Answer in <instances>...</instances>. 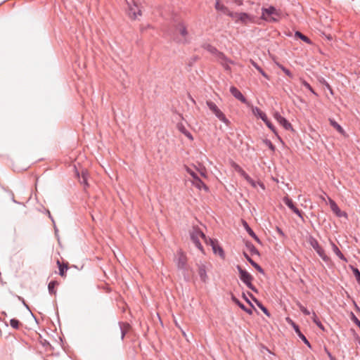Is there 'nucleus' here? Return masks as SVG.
<instances>
[{"label":"nucleus","mask_w":360,"mask_h":360,"mask_svg":"<svg viewBox=\"0 0 360 360\" xmlns=\"http://www.w3.org/2000/svg\"><path fill=\"white\" fill-rule=\"evenodd\" d=\"M276 231L278 232V233L281 236H282V237L285 236V234H284L283 231L278 226H276Z\"/></svg>","instance_id":"nucleus-45"},{"label":"nucleus","mask_w":360,"mask_h":360,"mask_svg":"<svg viewBox=\"0 0 360 360\" xmlns=\"http://www.w3.org/2000/svg\"><path fill=\"white\" fill-rule=\"evenodd\" d=\"M2 314H3L4 316H6V312H4V311H3V312H2Z\"/></svg>","instance_id":"nucleus-52"},{"label":"nucleus","mask_w":360,"mask_h":360,"mask_svg":"<svg viewBox=\"0 0 360 360\" xmlns=\"http://www.w3.org/2000/svg\"><path fill=\"white\" fill-rule=\"evenodd\" d=\"M286 321L288 323H290L293 329L295 330V333L298 335V337L304 342L305 345H307L309 347H311V345L309 342V340L307 339V338L302 334V333L300 331V328L298 325H297L290 318L288 317L286 318Z\"/></svg>","instance_id":"nucleus-10"},{"label":"nucleus","mask_w":360,"mask_h":360,"mask_svg":"<svg viewBox=\"0 0 360 360\" xmlns=\"http://www.w3.org/2000/svg\"><path fill=\"white\" fill-rule=\"evenodd\" d=\"M254 22V17L247 13H240L238 23L248 25Z\"/></svg>","instance_id":"nucleus-15"},{"label":"nucleus","mask_w":360,"mask_h":360,"mask_svg":"<svg viewBox=\"0 0 360 360\" xmlns=\"http://www.w3.org/2000/svg\"><path fill=\"white\" fill-rule=\"evenodd\" d=\"M11 326L15 329H18L20 325V322L16 319H12L10 321Z\"/></svg>","instance_id":"nucleus-42"},{"label":"nucleus","mask_w":360,"mask_h":360,"mask_svg":"<svg viewBox=\"0 0 360 360\" xmlns=\"http://www.w3.org/2000/svg\"><path fill=\"white\" fill-rule=\"evenodd\" d=\"M243 255L245 257V259L248 261V262L252 266H254L259 273H261V274L264 273V269L257 263H256L254 260H252V258L246 252H244Z\"/></svg>","instance_id":"nucleus-18"},{"label":"nucleus","mask_w":360,"mask_h":360,"mask_svg":"<svg viewBox=\"0 0 360 360\" xmlns=\"http://www.w3.org/2000/svg\"><path fill=\"white\" fill-rule=\"evenodd\" d=\"M330 125L335 128L340 134L345 136L344 129L333 119H329Z\"/></svg>","instance_id":"nucleus-23"},{"label":"nucleus","mask_w":360,"mask_h":360,"mask_svg":"<svg viewBox=\"0 0 360 360\" xmlns=\"http://www.w3.org/2000/svg\"><path fill=\"white\" fill-rule=\"evenodd\" d=\"M285 202L290 203V202H292V201H290V200H289L288 199L286 198V202Z\"/></svg>","instance_id":"nucleus-51"},{"label":"nucleus","mask_w":360,"mask_h":360,"mask_svg":"<svg viewBox=\"0 0 360 360\" xmlns=\"http://www.w3.org/2000/svg\"><path fill=\"white\" fill-rule=\"evenodd\" d=\"M266 125L274 132V134L279 139H281L280 136H278L277 131L275 128V127L272 124V123L268 120V118L266 120V122H264Z\"/></svg>","instance_id":"nucleus-38"},{"label":"nucleus","mask_w":360,"mask_h":360,"mask_svg":"<svg viewBox=\"0 0 360 360\" xmlns=\"http://www.w3.org/2000/svg\"><path fill=\"white\" fill-rule=\"evenodd\" d=\"M8 195H10L11 199L12 200V201H13L14 203L18 202L14 199V195H13V194L12 193H8Z\"/></svg>","instance_id":"nucleus-49"},{"label":"nucleus","mask_w":360,"mask_h":360,"mask_svg":"<svg viewBox=\"0 0 360 360\" xmlns=\"http://www.w3.org/2000/svg\"><path fill=\"white\" fill-rule=\"evenodd\" d=\"M243 225L246 231L248 233V234L251 237H252L257 242L260 243L259 238L257 237V236L255 234L253 230L249 226L248 224L244 220L243 221Z\"/></svg>","instance_id":"nucleus-22"},{"label":"nucleus","mask_w":360,"mask_h":360,"mask_svg":"<svg viewBox=\"0 0 360 360\" xmlns=\"http://www.w3.org/2000/svg\"><path fill=\"white\" fill-rule=\"evenodd\" d=\"M191 239L195 244V247L204 253L203 247L200 241L202 238L206 243L208 244V240L205 233L198 226H193L190 232Z\"/></svg>","instance_id":"nucleus-3"},{"label":"nucleus","mask_w":360,"mask_h":360,"mask_svg":"<svg viewBox=\"0 0 360 360\" xmlns=\"http://www.w3.org/2000/svg\"><path fill=\"white\" fill-rule=\"evenodd\" d=\"M208 243L210 244V245L212 246V250L214 254L219 255L222 259L224 258L225 254H224V250L222 249L221 247H220L218 245L217 241H215L214 240H213L212 238H209Z\"/></svg>","instance_id":"nucleus-13"},{"label":"nucleus","mask_w":360,"mask_h":360,"mask_svg":"<svg viewBox=\"0 0 360 360\" xmlns=\"http://www.w3.org/2000/svg\"><path fill=\"white\" fill-rule=\"evenodd\" d=\"M301 84L306 87L307 89H309L312 94H316L311 86L304 79H300Z\"/></svg>","instance_id":"nucleus-40"},{"label":"nucleus","mask_w":360,"mask_h":360,"mask_svg":"<svg viewBox=\"0 0 360 360\" xmlns=\"http://www.w3.org/2000/svg\"><path fill=\"white\" fill-rule=\"evenodd\" d=\"M206 104L208 108L212 111L213 114L225 124L229 125L230 121L226 117L225 115L221 110L217 107V105L211 101H207Z\"/></svg>","instance_id":"nucleus-7"},{"label":"nucleus","mask_w":360,"mask_h":360,"mask_svg":"<svg viewBox=\"0 0 360 360\" xmlns=\"http://www.w3.org/2000/svg\"><path fill=\"white\" fill-rule=\"evenodd\" d=\"M58 285V283L56 281H51L48 285L49 292L51 295H56V291L55 290V287Z\"/></svg>","instance_id":"nucleus-33"},{"label":"nucleus","mask_w":360,"mask_h":360,"mask_svg":"<svg viewBox=\"0 0 360 360\" xmlns=\"http://www.w3.org/2000/svg\"><path fill=\"white\" fill-rule=\"evenodd\" d=\"M354 275L356 278V281L360 284V271L358 269H354Z\"/></svg>","instance_id":"nucleus-44"},{"label":"nucleus","mask_w":360,"mask_h":360,"mask_svg":"<svg viewBox=\"0 0 360 360\" xmlns=\"http://www.w3.org/2000/svg\"><path fill=\"white\" fill-rule=\"evenodd\" d=\"M175 262L176 264L177 268L179 270H182L186 271L187 269V257L186 255L181 251L179 250L177 252Z\"/></svg>","instance_id":"nucleus-9"},{"label":"nucleus","mask_w":360,"mask_h":360,"mask_svg":"<svg viewBox=\"0 0 360 360\" xmlns=\"http://www.w3.org/2000/svg\"><path fill=\"white\" fill-rule=\"evenodd\" d=\"M252 113L255 115L259 117L262 120L263 122H266V120L268 118L266 113L262 112L259 108L257 107H252Z\"/></svg>","instance_id":"nucleus-20"},{"label":"nucleus","mask_w":360,"mask_h":360,"mask_svg":"<svg viewBox=\"0 0 360 360\" xmlns=\"http://www.w3.org/2000/svg\"><path fill=\"white\" fill-rule=\"evenodd\" d=\"M295 37L300 38V39H302L303 41L306 42L307 44H311V39L299 31H297L295 32Z\"/></svg>","instance_id":"nucleus-34"},{"label":"nucleus","mask_w":360,"mask_h":360,"mask_svg":"<svg viewBox=\"0 0 360 360\" xmlns=\"http://www.w3.org/2000/svg\"><path fill=\"white\" fill-rule=\"evenodd\" d=\"M327 354L330 360H336V359L331 354L330 352L327 351Z\"/></svg>","instance_id":"nucleus-48"},{"label":"nucleus","mask_w":360,"mask_h":360,"mask_svg":"<svg viewBox=\"0 0 360 360\" xmlns=\"http://www.w3.org/2000/svg\"><path fill=\"white\" fill-rule=\"evenodd\" d=\"M119 325L121 331V338L123 340L130 326L128 323H124L121 322L119 323Z\"/></svg>","instance_id":"nucleus-28"},{"label":"nucleus","mask_w":360,"mask_h":360,"mask_svg":"<svg viewBox=\"0 0 360 360\" xmlns=\"http://www.w3.org/2000/svg\"><path fill=\"white\" fill-rule=\"evenodd\" d=\"M330 208L332 211L339 217H347V213L345 212L341 211V210L338 206V204H330Z\"/></svg>","instance_id":"nucleus-21"},{"label":"nucleus","mask_w":360,"mask_h":360,"mask_svg":"<svg viewBox=\"0 0 360 360\" xmlns=\"http://www.w3.org/2000/svg\"><path fill=\"white\" fill-rule=\"evenodd\" d=\"M235 3L238 5V6H240L243 4V0H235Z\"/></svg>","instance_id":"nucleus-50"},{"label":"nucleus","mask_w":360,"mask_h":360,"mask_svg":"<svg viewBox=\"0 0 360 360\" xmlns=\"http://www.w3.org/2000/svg\"><path fill=\"white\" fill-rule=\"evenodd\" d=\"M59 269V274L60 276L64 277L66 276V271L68 269V264H61L59 260L57 261Z\"/></svg>","instance_id":"nucleus-26"},{"label":"nucleus","mask_w":360,"mask_h":360,"mask_svg":"<svg viewBox=\"0 0 360 360\" xmlns=\"http://www.w3.org/2000/svg\"><path fill=\"white\" fill-rule=\"evenodd\" d=\"M277 66L289 77L292 78L293 75L292 73L286 68H285L283 65L280 63H277Z\"/></svg>","instance_id":"nucleus-39"},{"label":"nucleus","mask_w":360,"mask_h":360,"mask_svg":"<svg viewBox=\"0 0 360 360\" xmlns=\"http://www.w3.org/2000/svg\"><path fill=\"white\" fill-rule=\"evenodd\" d=\"M359 344L360 345V339H359Z\"/></svg>","instance_id":"nucleus-56"},{"label":"nucleus","mask_w":360,"mask_h":360,"mask_svg":"<svg viewBox=\"0 0 360 360\" xmlns=\"http://www.w3.org/2000/svg\"><path fill=\"white\" fill-rule=\"evenodd\" d=\"M215 8L217 11H222L226 15L227 14V13L229 11V9L226 6H224L223 4H221L220 1L219 2H216V4H215Z\"/></svg>","instance_id":"nucleus-37"},{"label":"nucleus","mask_w":360,"mask_h":360,"mask_svg":"<svg viewBox=\"0 0 360 360\" xmlns=\"http://www.w3.org/2000/svg\"><path fill=\"white\" fill-rule=\"evenodd\" d=\"M285 15V13L281 8L274 6L262 8L261 19L269 23L278 22L283 18Z\"/></svg>","instance_id":"nucleus-1"},{"label":"nucleus","mask_w":360,"mask_h":360,"mask_svg":"<svg viewBox=\"0 0 360 360\" xmlns=\"http://www.w3.org/2000/svg\"><path fill=\"white\" fill-rule=\"evenodd\" d=\"M308 243L324 262H328L330 261V257L327 256L324 250L319 245L318 240L315 238L313 236H309Z\"/></svg>","instance_id":"nucleus-6"},{"label":"nucleus","mask_w":360,"mask_h":360,"mask_svg":"<svg viewBox=\"0 0 360 360\" xmlns=\"http://www.w3.org/2000/svg\"><path fill=\"white\" fill-rule=\"evenodd\" d=\"M243 297H244V299L245 300V301L250 305V307L252 308H254L255 307L253 306V304L251 303V302L249 300V299L248 297H246L245 295L243 293Z\"/></svg>","instance_id":"nucleus-47"},{"label":"nucleus","mask_w":360,"mask_h":360,"mask_svg":"<svg viewBox=\"0 0 360 360\" xmlns=\"http://www.w3.org/2000/svg\"><path fill=\"white\" fill-rule=\"evenodd\" d=\"M231 94L238 101H241L243 103L247 104V99L243 95V94L235 86H231L230 88Z\"/></svg>","instance_id":"nucleus-14"},{"label":"nucleus","mask_w":360,"mask_h":360,"mask_svg":"<svg viewBox=\"0 0 360 360\" xmlns=\"http://www.w3.org/2000/svg\"><path fill=\"white\" fill-rule=\"evenodd\" d=\"M236 269L239 273V278L240 281L246 285V286L252 291L257 292V288L252 285V282L254 279L253 276L248 273L246 270L242 269L240 265L236 266Z\"/></svg>","instance_id":"nucleus-5"},{"label":"nucleus","mask_w":360,"mask_h":360,"mask_svg":"<svg viewBox=\"0 0 360 360\" xmlns=\"http://www.w3.org/2000/svg\"><path fill=\"white\" fill-rule=\"evenodd\" d=\"M234 168L253 188H257V186H259L264 189L263 183L253 180L239 165H235Z\"/></svg>","instance_id":"nucleus-8"},{"label":"nucleus","mask_w":360,"mask_h":360,"mask_svg":"<svg viewBox=\"0 0 360 360\" xmlns=\"http://www.w3.org/2000/svg\"><path fill=\"white\" fill-rule=\"evenodd\" d=\"M188 31L186 25L183 22H179L176 26L175 33L172 37L173 39L179 43L188 42Z\"/></svg>","instance_id":"nucleus-4"},{"label":"nucleus","mask_w":360,"mask_h":360,"mask_svg":"<svg viewBox=\"0 0 360 360\" xmlns=\"http://www.w3.org/2000/svg\"><path fill=\"white\" fill-rule=\"evenodd\" d=\"M264 143H265V145L266 146L269 147V148L272 150V151H274L275 149H276V147L275 146L271 143V141L269 139H264Z\"/></svg>","instance_id":"nucleus-43"},{"label":"nucleus","mask_w":360,"mask_h":360,"mask_svg":"<svg viewBox=\"0 0 360 360\" xmlns=\"http://www.w3.org/2000/svg\"><path fill=\"white\" fill-rule=\"evenodd\" d=\"M198 275L200 276V280L205 283L207 280V271L206 267L204 264H200L198 265Z\"/></svg>","instance_id":"nucleus-17"},{"label":"nucleus","mask_w":360,"mask_h":360,"mask_svg":"<svg viewBox=\"0 0 360 360\" xmlns=\"http://www.w3.org/2000/svg\"><path fill=\"white\" fill-rule=\"evenodd\" d=\"M221 0H217L216 2H219Z\"/></svg>","instance_id":"nucleus-55"},{"label":"nucleus","mask_w":360,"mask_h":360,"mask_svg":"<svg viewBox=\"0 0 360 360\" xmlns=\"http://www.w3.org/2000/svg\"><path fill=\"white\" fill-rule=\"evenodd\" d=\"M202 48L214 56L217 60L220 63V64L225 68V70H231L229 63H231L232 62L222 52L218 51L217 48L210 44H203Z\"/></svg>","instance_id":"nucleus-2"},{"label":"nucleus","mask_w":360,"mask_h":360,"mask_svg":"<svg viewBox=\"0 0 360 360\" xmlns=\"http://www.w3.org/2000/svg\"><path fill=\"white\" fill-rule=\"evenodd\" d=\"M250 63H251L252 65L254 68H255L259 71V72L262 74V75L263 77H265V78H266V79H269L268 75H267L265 73V72L262 69V68H261V67H259V66L258 65V64H257L256 62H255L254 60H250Z\"/></svg>","instance_id":"nucleus-36"},{"label":"nucleus","mask_w":360,"mask_h":360,"mask_svg":"<svg viewBox=\"0 0 360 360\" xmlns=\"http://www.w3.org/2000/svg\"><path fill=\"white\" fill-rule=\"evenodd\" d=\"M288 207L293 212H295L296 214H297V216L299 217H300L302 220H303V213L301 210H300L295 205V204H286Z\"/></svg>","instance_id":"nucleus-30"},{"label":"nucleus","mask_w":360,"mask_h":360,"mask_svg":"<svg viewBox=\"0 0 360 360\" xmlns=\"http://www.w3.org/2000/svg\"><path fill=\"white\" fill-rule=\"evenodd\" d=\"M191 175L194 179L195 186L198 188L201 189V188L202 187L207 188L205 184L199 179V177L196 174L191 173Z\"/></svg>","instance_id":"nucleus-31"},{"label":"nucleus","mask_w":360,"mask_h":360,"mask_svg":"<svg viewBox=\"0 0 360 360\" xmlns=\"http://www.w3.org/2000/svg\"><path fill=\"white\" fill-rule=\"evenodd\" d=\"M128 15L131 19H136L138 15H141V11L139 7V6L136 4V3L134 2L133 4H129V8H128Z\"/></svg>","instance_id":"nucleus-11"},{"label":"nucleus","mask_w":360,"mask_h":360,"mask_svg":"<svg viewBox=\"0 0 360 360\" xmlns=\"http://www.w3.org/2000/svg\"><path fill=\"white\" fill-rule=\"evenodd\" d=\"M311 319L313 322L322 330H325V328L323 325L321 323L319 318L317 317L315 312L312 313Z\"/></svg>","instance_id":"nucleus-32"},{"label":"nucleus","mask_w":360,"mask_h":360,"mask_svg":"<svg viewBox=\"0 0 360 360\" xmlns=\"http://www.w3.org/2000/svg\"><path fill=\"white\" fill-rule=\"evenodd\" d=\"M145 28L143 27H141V31H143Z\"/></svg>","instance_id":"nucleus-53"},{"label":"nucleus","mask_w":360,"mask_h":360,"mask_svg":"<svg viewBox=\"0 0 360 360\" xmlns=\"http://www.w3.org/2000/svg\"><path fill=\"white\" fill-rule=\"evenodd\" d=\"M177 128L182 134H184L186 137H188L190 140H193V137L192 134L186 129L183 124H178Z\"/></svg>","instance_id":"nucleus-25"},{"label":"nucleus","mask_w":360,"mask_h":360,"mask_svg":"<svg viewBox=\"0 0 360 360\" xmlns=\"http://www.w3.org/2000/svg\"><path fill=\"white\" fill-rule=\"evenodd\" d=\"M18 300H20V301L22 302V304H24V306H25L27 309H29V310H30L29 306L25 303V300H24L22 297H20V296H18Z\"/></svg>","instance_id":"nucleus-46"},{"label":"nucleus","mask_w":360,"mask_h":360,"mask_svg":"<svg viewBox=\"0 0 360 360\" xmlns=\"http://www.w3.org/2000/svg\"><path fill=\"white\" fill-rule=\"evenodd\" d=\"M274 118L276 120V121L283 127V128L286 130H292V124L283 116L280 115L279 112H275L274 113Z\"/></svg>","instance_id":"nucleus-12"},{"label":"nucleus","mask_w":360,"mask_h":360,"mask_svg":"<svg viewBox=\"0 0 360 360\" xmlns=\"http://www.w3.org/2000/svg\"><path fill=\"white\" fill-rule=\"evenodd\" d=\"M246 248L250 250L252 255H259V250L255 248V246L250 241H247L245 243Z\"/></svg>","instance_id":"nucleus-29"},{"label":"nucleus","mask_w":360,"mask_h":360,"mask_svg":"<svg viewBox=\"0 0 360 360\" xmlns=\"http://www.w3.org/2000/svg\"><path fill=\"white\" fill-rule=\"evenodd\" d=\"M48 214H49V217H51V214H50V212H49V211H48Z\"/></svg>","instance_id":"nucleus-54"},{"label":"nucleus","mask_w":360,"mask_h":360,"mask_svg":"<svg viewBox=\"0 0 360 360\" xmlns=\"http://www.w3.org/2000/svg\"><path fill=\"white\" fill-rule=\"evenodd\" d=\"M297 307H299L300 310L306 316L310 315V311L304 307L300 302L297 303Z\"/></svg>","instance_id":"nucleus-41"},{"label":"nucleus","mask_w":360,"mask_h":360,"mask_svg":"<svg viewBox=\"0 0 360 360\" xmlns=\"http://www.w3.org/2000/svg\"><path fill=\"white\" fill-rule=\"evenodd\" d=\"M226 15L228 16L231 17L234 20V22L236 23H238V20H239V16L240 15V13L233 12L229 10Z\"/></svg>","instance_id":"nucleus-35"},{"label":"nucleus","mask_w":360,"mask_h":360,"mask_svg":"<svg viewBox=\"0 0 360 360\" xmlns=\"http://www.w3.org/2000/svg\"><path fill=\"white\" fill-rule=\"evenodd\" d=\"M332 250L333 252L342 261L347 262V258L344 256V255L341 252L338 247L332 243Z\"/></svg>","instance_id":"nucleus-24"},{"label":"nucleus","mask_w":360,"mask_h":360,"mask_svg":"<svg viewBox=\"0 0 360 360\" xmlns=\"http://www.w3.org/2000/svg\"><path fill=\"white\" fill-rule=\"evenodd\" d=\"M231 300L232 301L236 304L241 309H243V311H245L246 313H248V314L251 315L252 314V309L254 308H252L250 307V308H248L246 307L243 303H241L236 297L234 296H232L231 297Z\"/></svg>","instance_id":"nucleus-16"},{"label":"nucleus","mask_w":360,"mask_h":360,"mask_svg":"<svg viewBox=\"0 0 360 360\" xmlns=\"http://www.w3.org/2000/svg\"><path fill=\"white\" fill-rule=\"evenodd\" d=\"M248 295H250V297L252 298V300L256 303V304L258 306V307L268 316H270V314L268 311V309H266V307H265L262 303L261 302H259L256 297H255L253 296L252 294L248 292Z\"/></svg>","instance_id":"nucleus-19"},{"label":"nucleus","mask_w":360,"mask_h":360,"mask_svg":"<svg viewBox=\"0 0 360 360\" xmlns=\"http://www.w3.org/2000/svg\"><path fill=\"white\" fill-rule=\"evenodd\" d=\"M88 172L82 170L81 176H79L80 184H83L84 188L89 186L87 182Z\"/></svg>","instance_id":"nucleus-27"}]
</instances>
